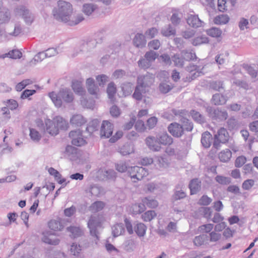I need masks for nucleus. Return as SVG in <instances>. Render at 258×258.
Masks as SVG:
<instances>
[{"label":"nucleus","instance_id":"43","mask_svg":"<svg viewBox=\"0 0 258 258\" xmlns=\"http://www.w3.org/2000/svg\"><path fill=\"white\" fill-rule=\"evenodd\" d=\"M208 42V38L205 36L202 35L195 38L192 40V44L195 46H197L202 44L207 43Z\"/></svg>","mask_w":258,"mask_h":258},{"label":"nucleus","instance_id":"32","mask_svg":"<svg viewBox=\"0 0 258 258\" xmlns=\"http://www.w3.org/2000/svg\"><path fill=\"white\" fill-rule=\"evenodd\" d=\"M206 32L209 36L215 38H219L221 37L222 33V30L220 28L217 27H212L206 30Z\"/></svg>","mask_w":258,"mask_h":258},{"label":"nucleus","instance_id":"2","mask_svg":"<svg viewBox=\"0 0 258 258\" xmlns=\"http://www.w3.org/2000/svg\"><path fill=\"white\" fill-rule=\"evenodd\" d=\"M48 96L57 108L61 107L63 104L71 103L74 99L73 93L67 88L60 89L58 93L54 91L49 92Z\"/></svg>","mask_w":258,"mask_h":258},{"label":"nucleus","instance_id":"44","mask_svg":"<svg viewBox=\"0 0 258 258\" xmlns=\"http://www.w3.org/2000/svg\"><path fill=\"white\" fill-rule=\"evenodd\" d=\"M104 207V203L103 202L97 201L92 204L90 209L92 212H97L102 210Z\"/></svg>","mask_w":258,"mask_h":258},{"label":"nucleus","instance_id":"50","mask_svg":"<svg viewBox=\"0 0 258 258\" xmlns=\"http://www.w3.org/2000/svg\"><path fill=\"white\" fill-rule=\"evenodd\" d=\"M207 238L206 235L202 234L196 236L194 239L193 242L196 246H201L203 244Z\"/></svg>","mask_w":258,"mask_h":258},{"label":"nucleus","instance_id":"47","mask_svg":"<svg viewBox=\"0 0 258 258\" xmlns=\"http://www.w3.org/2000/svg\"><path fill=\"white\" fill-rule=\"evenodd\" d=\"M116 89L115 86V84L111 82L108 85L107 89V93L108 96L109 98L112 101V99L113 98L114 95L116 93Z\"/></svg>","mask_w":258,"mask_h":258},{"label":"nucleus","instance_id":"61","mask_svg":"<svg viewBox=\"0 0 258 258\" xmlns=\"http://www.w3.org/2000/svg\"><path fill=\"white\" fill-rule=\"evenodd\" d=\"M10 13L9 11L1 12L0 23H3L9 22L10 19Z\"/></svg>","mask_w":258,"mask_h":258},{"label":"nucleus","instance_id":"13","mask_svg":"<svg viewBox=\"0 0 258 258\" xmlns=\"http://www.w3.org/2000/svg\"><path fill=\"white\" fill-rule=\"evenodd\" d=\"M168 130L175 137H180L183 134V127L176 122L171 123L168 127Z\"/></svg>","mask_w":258,"mask_h":258},{"label":"nucleus","instance_id":"22","mask_svg":"<svg viewBox=\"0 0 258 258\" xmlns=\"http://www.w3.org/2000/svg\"><path fill=\"white\" fill-rule=\"evenodd\" d=\"M22 52L17 49L10 51L8 53L0 55V58L4 59L9 57L12 59L20 58L22 57Z\"/></svg>","mask_w":258,"mask_h":258},{"label":"nucleus","instance_id":"16","mask_svg":"<svg viewBox=\"0 0 258 258\" xmlns=\"http://www.w3.org/2000/svg\"><path fill=\"white\" fill-rule=\"evenodd\" d=\"M42 240L43 242L51 244L57 245L59 243V240L56 238H53V234L49 231H45L42 233Z\"/></svg>","mask_w":258,"mask_h":258},{"label":"nucleus","instance_id":"29","mask_svg":"<svg viewBox=\"0 0 258 258\" xmlns=\"http://www.w3.org/2000/svg\"><path fill=\"white\" fill-rule=\"evenodd\" d=\"M147 227L142 223H138L134 226V231L140 237L144 236L146 232Z\"/></svg>","mask_w":258,"mask_h":258},{"label":"nucleus","instance_id":"10","mask_svg":"<svg viewBox=\"0 0 258 258\" xmlns=\"http://www.w3.org/2000/svg\"><path fill=\"white\" fill-rule=\"evenodd\" d=\"M69 136L72 139V143L73 145L81 146L86 143V140L83 138L82 132L80 130L71 131L70 133Z\"/></svg>","mask_w":258,"mask_h":258},{"label":"nucleus","instance_id":"14","mask_svg":"<svg viewBox=\"0 0 258 258\" xmlns=\"http://www.w3.org/2000/svg\"><path fill=\"white\" fill-rule=\"evenodd\" d=\"M159 145L170 146L173 143V139L167 133H162L157 136Z\"/></svg>","mask_w":258,"mask_h":258},{"label":"nucleus","instance_id":"5","mask_svg":"<svg viewBox=\"0 0 258 258\" xmlns=\"http://www.w3.org/2000/svg\"><path fill=\"white\" fill-rule=\"evenodd\" d=\"M72 87L74 91L77 94L81 96L80 101L82 105L84 107L89 109H93L94 107V102H89L86 98L84 96L85 94V90L82 87V82L78 80H74L72 82Z\"/></svg>","mask_w":258,"mask_h":258},{"label":"nucleus","instance_id":"40","mask_svg":"<svg viewBox=\"0 0 258 258\" xmlns=\"http://www.w3.org/2000/svg\"><path fill=\"white\" fill-rule=\"evenodd\" d=\"M29 136L31 139L35 143H38L41 138V135L36 129L30 128Z\"/></svg>","mask_w":258,"mask_h":258},{"label":"nucleus","instance_id":"51","mask_svg":"<svg viewBox=\"0 0 258 258\" xmlns=\"http://www.w3.org/2000/svg\"><path fill=\"white\" fill-rule=\"evenodd\" d=\"M215 180L218 183L222 185H227L230 183L231 179L229 177L222 175H217L215 177Z\"/></svg>","mask_w":258,"mask_h":258},{"label":"nucleus","instance_id":"49","mask_svg":"<svg viewBox=\"0 0 258 258\" xmlns=\"http://www.w3.org/2000/svg\"><path fill=\"white\" fill-rule=\"evenodd\" d=\"M132 209L133 213L134 214H137L143 212L145 210L146 207L144 204L142 202V203L133 205L132 207Z\"/></svg>","mask_w":258,"mask_h":258},{"label":"nucleus","instance_id":"42","mask_svg":"<svg viewBox=\"0 0 258 258\" xmlns=\"http://www.w3.org/2000/svg\"><path fill=\"white\" fill-rule=\"evenodd\" d=\"M157 216L154 211L149 210L142 215V219L145 222H149Z\"/></svg>","mask_w":258,"mask_h":258},{"label":"nucleus","instance_id":"53","mask_svg":"<svg viewBox=\"0 0 258 258\" xmlns=\"http://www.w3.org/2000/svg\"><path fill=\"white\" fill-rule=\"evenodd\" d=\"M182 56L186 60L194 59L196 58V54L194 52L187 50H182L181 52Z\"/></svg>","mask_w":258,"mask_h":258},{"label":"nucleus","instance_id":"7","mask_svg":"<svg viewBox=\"0 0 258 258\" xmlns=\"http://www.w3.org/2000/svg\"><path fill=\"white\" fill-rule=\"evenodd\" d=\"M229 136L226 129L222 127L220 128L217 134L215 135V140L213 146L216 149L220 147V143H226L229 140Z\"/></svg>","mask_w":258,"mask_h":258},{"label":"nucleus","instance_id":"62","mask_svg":"<svg viewBox=\"0 0 258 258\" xmlns=\"http://www.w3.org/2000/svg\"><path fill=\"white\" fill-rule=\"evenodd\" d=\"M70 251L72 254L78 256L81 251V246L76 243H73L71 245Z\"/></svg>","mask_w":258,"mask_h":258},{"label":"nucleus","instance_id":"48","mask_svg":"<svg viewBox=\"0 0 258 258\" xmlns=\"http://www.w3.org/2000/svg\"><path fill=\"white\" fill-rule=\"evenodd\" d=\"M145 93L142 92V87L137 84L135 88V92L133 94V97L137 100H141L143 97V94Z\"/></svg>","mask_w":258,"mask_h":258},{"label":"nucleus","instance_id":"19","mask_svg":"<svg viewBox=\"0 0 258 258\" xmlns=\"http://www.w3.org/2000/svg\"><path fill=\"white\" fill-rule=\"evenodd\" d=\"M70 122L75 126H80L86 122V119L82 115L77 114L71 117Z\"/></svg>","mask_w":258,"mask_h":258},{"label":"nucleus","instance_id":"46","mask_svg":"<svg viewBox=\"0 0 258 258\" xmlns=\"http://www.w3.org/2000/svg\"><path fill=\"white\" fill-rule=\"evenodd\" d=\"M173 86L169 82H162L160 84L159 90L163 93H167L171 90Z\"/></svg>","mask_w":258,"mask_h":258},{"label":"nucleus","instance_id":"38","mask_svg":"<svg viewBox=\"0 0 258 258\" xmlns=\"http://www.w3.org/2000/svg\"><path fill=\"white\" fill-rule=\"evenodd\" d=\"M48 171L50 175L54 176L55 179L59 184H62L66 181L64 178L61 179V174L54 168L50 167L48 169Z\"/></svg>","mask_w":258,"mask_h":258},{"label":"nucleus","instance_id":"27","mask_svg":"<svg viewBox=\"0 0 258 258\" xmlns=\"http://www.w3.org/2000/svg\"><path fill=\"white\" fill-rule=\"evenodd\" d=\"M232 156L231 151L228 149L221 151L219 154V158L221 162H227L229 161Z\"/></svg>","mask_w":258,"mask_h":258},{"label":"nucleus","instance_id":"58","mask_svg":"<svg viewBox=\"0 0 258 258\" xmlns=\"http://www.w3.org/2000/svg\"><path fill=\"white\" fill-rule=\"evenodd\" d=\"M116 169L119 172H124L127 171V166L126 163L123 161H120L115 165Z\"/></svg>","mask_w":258,"mask_h":258},{"label":"nucleus","instance_id":"59","mask_svg":"<svg viewBox=\"0 0 258 258\" xmlns=\"http://www.w3.org/2000/svg\"><path fill=\"white\" fill-rule=\"evenodd\" d=\"M90 192L92 195L99 196L103 194V190L102 187L98 185H94L91 188Z\"/></svg>","mask_w":258,"mask_h":258},{"label":"nucleus","instance_id":"37","mask_svg":"<svg viewBox=\"0 0 258 258\" xmlns=\"http://www.w3.org/2000/svg\"><path fill=\"white\" fill-rule=\"evenodd\" d=\"M134 85L131 83H124L121 86V89L124 96L130 95L133 90Z\"/></svg>","mask_w":258,"mask_h":258},{"label":"nucleus","instance_id":"39","mask_svg":"<svg viewBox=\"0 0 258 258\" xmlns=\"http://www.w3.org/2000/svg\"><path fill=\"white\" fill-rule=\"evenodd\" d=\"M68 231L72 233L74 238L78 237L83 234V230L80 227L71 226L67 228Z\"/></svg>","mask_w":258,"mask_h":258},{"label":"nucleus","instance_id":"4","mask_svg":"<svg viewBox=\"0 0 258 258\" xmlns=\"http://www.w3.org/2000/svg\"><path fill=\"white\" fill-rule=\"evenodd\" d=\"M14 13L16 16L21 17L28 25H30L35 19V14L24 5L17 6L14 10Z\"/></svg>","mask_w":258,"mask_h":258},{"label":"nucleus","instance_id":"64","mask_svg":"<svg viewBox=\"0 0 258 258\" xmlns=\"http://www.w3.org/2000/svg\"><path fill=\"white\" fill-rule=\"evenodd\" d=\"M200 211L206 219H209L211 218L212 210L210 208L202 207L200 209Z\"/></svg>","mask_w":258,"mask_h":258},{"label":"nucleus","instance_id":"3","mask_svg":"<svg viewBox=\"0 0 258 258\" xmlns=\"http://www.w3.org/2000/svg\"><path fill=\"white\" fill-rule=\"evenodd\" d=\"M105 217L102 215L91 216L88 222V227L90 230V234L99 239L98 236L99 228H102V224L105 222Z\"/></svg>","mask_w":258,"mask_h":258},{"label":"nucleus","instance_id":"41","mask_svg":"<svg viewBox=\"0 0 258 258\" xmlns=\"http://www.w3.org/2000/svg\"><path fill=\"white\" fill-rule=\"evenodd\" d=\"M104 177L103 179L114 180L116 177V173L113 170H101Z\"/></svg>","mask_w":258,"mask_h":258},{"label":"nucleus","instance_id":"31","mask_svg":"<svg viewBox=\"0 0 258 258\" xmlns=\"http://www.w3.org/2000/svg\"><path fill=\"white\" fill-rule=\"evenodd\" d=\"M124 232V228L122 224H116L112 227V233L114 237L121 235Z\"/></svg>","mask_w":258,"mask_h":258},{"label":"nucleus","instance_id":"34","mask_svg":"<svg viewBox=\"0 0 258 258\" xmlns=\"http://www.w3.org/2000/svg\"><path fill=\"white\" fill-rule=\"evenodd\" d=\"M97 9V6L93 4H85L83 6V12L88 16L90 15Z\"/></svg>","mask_w":258,"mask_h":258},{"label":"nucleus","instance_id":"63","mask_svg":"<svg viewBox=\"0 0 258 258\" xmlns=\"http://www.w3.org/2000/svg\"><path fill=\"white\" fill-rule=\"evenodd\" d=\"M212 201L211 198L208 197L207 195L203 196L198 202V204L200 205L208 206Z\"/></svg>","mask_w":258,"mask_h":258},{"label":"nucleus","instance_id":"55","mask_svg":"<svg viewBox=\"0 0 258 258\" xmlns=\"http://www.w3.org/2000/svg\"><path fill=\"white\" fill-rule=\"evenodd\" d=\"M243 69L252 78H255L257 76V72L254 68L248 64H244L243 66Z\"/></svg>","mask_w":258,"mask_h":258},{"label":"nucleus","instance_id":"56","mask_svg":"<svg viewBox=\"0 0 258 258\" xmlns=\"http://www.w3.org/2000/svg\"><path fill=\"white\" fill-rule=\"evenodd\" d=\"M190 114L192 118L197 122L200 123H201L204 122V117L199 112L196 110H192L190 112Z\"/></svg>","mask_w":258,"mask_h":258},{"label":"nucleus","instance_id":"54","mask_svg":"<svg viewBox=\"0 0 258 258\" xmlns=\"http://www.w3.org/2000/svg\"><path fill=\"white\" fill-rule=\"evenodd\" d=\"M158 33V30L155 28L152 27L148 29L145 32V35L146 37L148 39H151L155 37Z\"/></svg>","mask_w":258,"mask_h":258},{"label":"nucleus","instance_id":"30","mask_svg":"<svg viewBox=\"0 0 258 258\" xmlns=\"http://www.w3.org/2000/svg\"><path fill=\"white\" fill-rule=\"evenodd\" d=\"M161 33L164 36L169 37L170 36H174L176 31L174 27L170 25H168L162 29Z\"/></svg>","mask_w":258,"mask_h":258},{"label":"nucleus","instance_id":"17","mask_svg":"<svg viewBox=\"0 0 258 258\" xmlns=\"http://www.w3.org/2000/svg\"><path fill=\"white\" fill-rule=\"evenodd\" d=\"M187 23L188 24L194 27L198 28L203 25L204 22L201 21L198 15H190L187 19Z\"/></svg>","mask_w":258,"mask_h":258},{"label":"nucleus","instance_id":"20","mask_svg":"<svg viewBox=\"0 0 258 258\" xmlns=\"http://www.w3.org/2000/svg\"><path fill=\"white\" fill-rule=\"evenodd\" d=\"M169 162L166 158L162 156H157L155 160L156 168L160 170L168 167Z\"/></svg>","mask_w":258,"mask_h":258},{"label":"nucleus","instance_id":"36","mask_svg":"<svg viewBox=\"0 0 258 258\" xmlns=\"http://www.w3.org/2000/svg\"><path fill=\"white\" fill-rule=\"evenodd\" d=\"M229 21V18L227 15H221L216 16L214 22L217 25H224L227 24Z\"/></svg>","mask_w":258,"mask_h":258},{"label":"nucleus","instance_id":"18","mask_svg":"<svg viewBox=\"0 0 258 258\" xmlns=\"http://www.w3.org/2000/svg\"><path fill=\"white\" fill-rule=\"evenodd\" d=\"M145 37L143 34L137 33L133 39L135 46L139 48L144 47L146 44Z\"/></svg>","mask_w":258,"mask_h":258},{"label":"nucleus","instance_id":"35","mask_svg":"<svg viewBox=\"0 0 258 258\" xmlns=\"http://www.w3.org/2000/svg\"><path fill=\"white\" fill-rule=\"evenodd\" d=\"M119 152L121 155L125 156L134 153V148L132 144L126 143L120 148Z\"/></svg>","mask_w":258,"mask_h":258},{"label":"nucleus","instance_id":"26","mask_svg":"<svg viewBox=\"0 0 258 258\" xmlns=\"http://www.w3.org/2000/svg\"><path fill=\"white\" fill-rule=\"evenodd\" d=\"M48 225L49 228L53 231H60L63 228V225L59 219L51 220L48 222Z\"/></svg>","mask_w":258,"mask_h":258},{"label":"nucleus","instance_id":"12","mask_svg":"<svg viewBox=\"0 0 258 258\" xmlns=\"http://www.w3.org/2000/svg\"><path fill=\"white\" fill-rule=\"evenodd\" d=\"M146 144L148 148L154 152L160 151L161 149V146L158 143V138L153 136H149L146 139Z\"/></svg>","mask_w":258,"mask_h":258},{"label":"nucleus","instance_id":"45","mask_svg":"<svg viewBox=\"0 0 258 258\" xmlns=\"http://www.w3.org/2000/svg\"><path fill=\"white\" fill-rule=\"evenodd\" d=\"M45 58H46V57L44 51L40 52L36 54L33 59L30 61V64H35L37 62H41Z\"/></svg>","mask_w":258,"mask_h":258},{"label":"nucleus","instance_id":"21","mask_svg":"<svg viewBox=\"0 0 258 258\" xmlns=\"http://www.w3.org/2000/svg\"><path fill=\"white\" fill-rule=\"evenodd\" d=\"M86 86L88 92L92 95H97L99 91L98 87L95 84L94 80L92 78H88L86 80Z\"/></svg>","mask_w":258,"mask_h":258},{"label":"nucleus","instance_id":"8","mask_svg":"<svg viewBox=\"0 0 258 258\" xmlns=\"http://www.w3.org/2000/svg\"><path fill=\"white\" fill-rule=\"evenodd\" d=\"M154 82V77L150 74L140 76L137 79V84L142 87V92H146L147 88L149 87Z\"/></svg>","mask_w":258,"mask_h":258},{"label":"nucleus","instance_id":"9","mask_svg":"<svg viewBox=\"0 0 258 258\" xmlns=\"http://www.w3.org/2000/svg\"><path fill=\"white\" fill-rule=\"evenodd\" d=\"M207 111L209 116L215 120H224L228 117L227 112L225 110H222L219 108L214 109L212 107H208Z\"/></svg>","mask_w":258,"mask_h":258},{"label":"nucleus","instance_id":"15","mask_svg":"<svg viewBox=\"0 0 258 258\" xmlns=\"http://www.w3.org/2000/svg\"><path fill=\"white\" fill-rule=\"evenodd\" d=\"M46 131L51 135L55 136L58 134V126H56L54 120L47 119L45 121Z\"/></svg>","mask_w":258,"mask_h":258},{"label":"nucleus","instance_id":"24","mask_svg":"<svg viewBox=\"0 0 258 258\" xmlns=\"http://www.w3.org/2000/svg\"><path fill=\"white\" fill-rule=\"evenodd\" d=\"M54 120L56 122V126H58V131L59 130H66L68 128V122L61 117L56 116Z\"/></svg>","mask_w":258,"mask_h":258},{"label":"nucleus","instance_id":"60","mask_svg":"<svg viewBox=\"0 0 258 258\" xmlns=\"http://www.w3.org/2000/svg\"><path fill=\"white\" fill-rule=\"evenodd\" d=\"M172 60L176 67H182L183 66V59L179 56V54H175L172 57Z\"/></svg>","mask_w":258,"mask_h":258},{"label":"nucleus","instance_id":"25","mask_svg":"<svg viewBox=\"0 0 258 258\" xmlns=\"http://www.w3.org/2000/svg\"><path fill=\"white\" fill-rule=\"evenodd\" d=\"M226 101V97L219 93L214 94L212 99V102L216 105L224 104Z\"/></svg>","mask_w":258,"mask_h":258},{"label":"nucleus","instance_id":"1","mask_svg":"<svg viewBox=\"0 0 258 258\" xmlns=\"http://www.w3.org/2000/svg\"><path fill=\"white\" fill-rule=\"evenodd\" d=\"M72 13V5L69 2L64 1H58L57 7L52 11L53 15L56 19L68 22L70 25H77L84 19L82 14H79L74 19H71Z\"/></svg>","mask_w":258,"mask_h":258},{"label":"nucleus","instance_id":"57","mask_svg":"<svg viewBox=\"0 0 258 258\" xmlns=\"http://www.w3.org/2000/svg\"><path fill=\"white\" fill-rule=\"evenodd\" d=\"M157 56V53L152 50L147 52L145 55V58L151 62V63L156 59Z\"/></svg>","mask_w":258,"mask_h":258},{"label":"nucleus","instance_id":"28","mask_svg":"<svg viewBox=\"0 0 258 258\" xmlns=\"http://www.w3.org/2000/svg\"><path fill=\"white\" fill-rule=\"evenodd\" d=\"M200 182L198 179H194L191 180L189 184L191 195L196 194L200 190Z\"/></svg>","mask_w":258,"mask_h":258},{"label":"nucleus","instance_id":"52","mask_svg":"<svg viewBox=\"0 0 258 258\" xmlns=\"http://www.w3.org/2000/svg\"><path fill=\"white\" fill-rule=\"evenodd\" d=\"M214 225L212 224H204L199 227L198 231L200 233H209L213 229Z\"/></svg>","mask_w":258,"mask_h":258},{"label":"nucleus","instance_id":"11","mask_svg":"<svg viewBox=\"0 0 258 258\" xmlns=\"http://www.w3.org/2000/svg\"><path fill=\"white\" fill-rule=\"evenodd\" d=\"M113 124L107 120H104L102 123L100 130L101 137L108 138L110 137L113 132Z\"/></svg>","mask_w":258,"mask_h":258},{"label":"nucleus","instance_id":"23","mask_svg":"<svg viewBox=\"0 0 258 258\" xmlns=\"http://www.w3.org/2000/svg\"><path fill=\"white\" fill-rule=\"evenodd\" d=\"M212 141V137L210 133L206 132L202 135L201 143L206 148L210 147Z\"/></svg>","mask_w":258,"mask_h":258},{"label":"nucleus","instance_id":"33","mask_svg":"<svg viewBox=\"0 0 258 258\" xmlns=\"http://www.w3.org/2000/svg\"><path fill=\"white\" fill-rule=\"evenodd\" d=\"M142 202L144 205L147 206L150 208H155L158 206V202L156 200L151 197L144 198L142 200Z\"/></svg>","mask_w":258,"mask_h":258},{"label":"nucleus","instance_id":"6","mask_svg":"<svg viewBox=\"0 0 258 258\" xmlns=\"http://www.w3.org/2000/svg\"><path fill=\"white\" fill-rule=\"evenodd\" d=\"M127 174L133 182H137L146 176L148 172L145 168L136 166L128 168Z\"/></svg>","mask_w":258,"mask_h":258}]
</instances>
